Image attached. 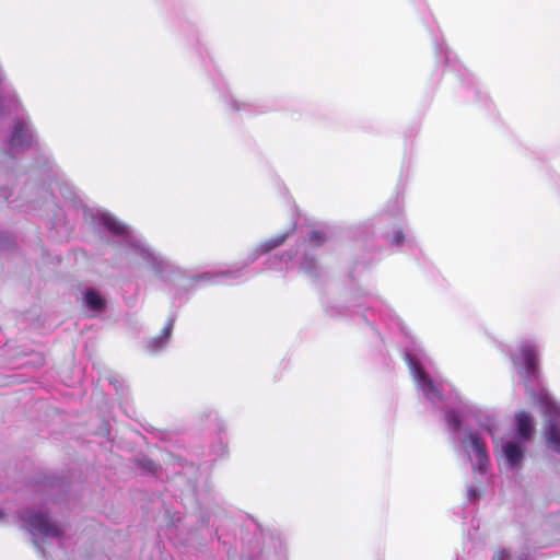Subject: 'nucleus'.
I'll list each match as a JSON object with an SVG mask.
<instances>
[{"label": "nucleus", "instance_id": "1", "mask_svg": "<svg viewBox=\"0 0 560 560\" xmlns=\"http://www.w3.org/2000/svg\"><path fill=\"white\" fill-rule=\"evenodd\" d=\"M475 418L471 407L463 401L447 410L445 415L455 450L468 458L475 471L485 474L489 465V455L483 439L472 427Z\"/></svg>", "mask_w": 560, "mask_h": 560}, {"label": "nucleus", "instance_id": "2", "mask_svg": "<svg viewBox=\"0 0 560 560\" xmlns=\"http://www.w3.org/2000/svg\"><path fill=\"white\" fill-rule=\"evenodd\" d=\"M517 432L506 439H498V424L488 420L481 427L492 438L494 452L500 455L506 465L517 468L524 458L526 444L534 434V419L527 412H520L515 416Z\"/></svg>", "mask_w": 560, "mask_h": 560}, {"label": "nucleus", "instance_id": "3", "mask_svg": "<svg viewBox=\"0 0 560 560\" xmlns=\"http://www.w3.org/2000/svg\"><path fill=\"white\" fill-rule=\"evenodd\" d=\"M93 218L96 223L105 226L113 235L118 236L120 242L129 245L135 253L139 254L144 261L156 268L159 271H163L164 267H168V262L165 259L155 254L148 247L144 242L130 231L125 224L116 220L109 212L97 210Z\"/></svg>", "mask_w": 560, "mask_h": 560}, {"label": "nucleus", "instance_id": "4", "mask_svg": "<svg viewBox=\"0 0 560 560\" xmlns=\"http://www.w3.org/2000/svg\"><path fill=\"white\" fill-rule=\"evenodd\" d=\"M406 359L419 388L433 405H439L442 401L441 392H445V385L438 378L432 380L427 373L425 370L431 368L429 357L422 350H416L415 353L407 352Z\"/></svg>", "mask_w": 560, "mask_h": 560}, {"label": "nucleus", "instance_id": "5", "mask_svg": "<svg viewBox=\"0 0 560 560\" xmlns=\"http://www.w3.org/2000/svg\"><path fill=\"white\" fill-rule=\"evenodd\" d=\"M21 520L33 536L34 542L38 540H49L59 537L62 534V527L52 522L46 511L43 509H30L23 512Z\"/></svg>", "mask_w": 560, "mask_h": 560}, {"label": "nucleus", "instance_id": "6", "mask_svg": "<svg viewBox=\"0 0 560 560\" xmlns=\"http://www.w3.org/2000/svg\"><path fill=\"white\" fill-rule=\"evenodd\" d=\"M538 401L546 418L545 436L547 446L560 453V405L547 393H542Z\"/></svg>", "mask_w": 560, "mask_h": 560}, {"label": "nucleus", "instance_id": "7", "mask_svg": "<svg viewBox=\"0 0 560 560\" xmlns=\"http://www.w3.org/2000/svg\"><path fill=\"white\" fill-rule=\"evenodd\" d=\"M512 361L521 375H536L537 350L533 343L528 341L521 343L517 352L512 354Z\"/></svg>", "mask_w": 560, "mask_h": 560}, {"label": "nucleus", "instance_id": "8", "mask_svg": "<svg viewBox=\"0 0 560 560\" xmlns=\"http://www.w3.org/2000/svg\"><path fill=\"white\" fill-rule=\"evenodd\" d=\"M33 141L31 126L27 121L21 120L14 125L11 138L9 140V149L14 152L20 149L30 147Z\"/></svg>", "mask_w": 560, "mask_h": 560}, {"label": "nucleus", "instance_id": "9", "mask_svg": "<svg viewBox=\"0 0 560 560\" xmlns=\"http://www.w3.org/2000/svg\"><path fill=\"white\" fill-rule=\"evenodd\" d=\"M83 300L84 305L94 313H101L106 307L105 299L94 289H86Z\"/></svg>", "mask_w": 560, "mask_h": 560}, {"label": "nucleus", "instance_id": "10", "mask_svg": "<svg viewBox=\"0 0 560 560\" xmlns=\"http://www.w3.org/2000/svg\"><path fill=\"white\" fill-rule=\"evenodd\" d=\"M288 235H289L288 233H283V234L277 235V236L261 243L250 254V261L256 260L260 255L266 254V253L272 250L273 248L282 245L285 242Z\"/></svg>", "mask_w": 560, "mask_h": 560}, {"label": "nucleus", "instance_id": "11", "mask_svg": "<svg viewBox=\"0 0 560 560\" xmlns=\"http://www.w3.org/2000/svg\"><path fill=\"white\" fill-rule=\"evenodd\" d=\"M173 326H174V319L171 318V319H168L167 324L165 325L162 335L156 338H153L152 340H150L148 342V348L150 351L158 352L166 345V342L171 336Z\"/></svg>", "mask_w": 560, "mask_h": 560}, {"label": "nucleus", "instance_id": "12", "mask_svg": "<svg viewBox=\"0 0 560 560\" xmlns=\"http://www.w3.org/2000/svg\"><path fill=\"white\" fill-rule=\"evenodd\" d=\"M236 277V273L235 272H232V271H223V272H220V273H215V275H212V273H203L201 276H198L196 278V280H206V279H212V278H226V279H231V278H235Z\"/></svg>", "mask_w": 560, "mask_h": 560}, {"label": "nucleus", "instance_id": "13", "mask_svg": "<svg viewBox=\"0 0 560 560\" xmlns=\"http://www.w3.org/2000/svg\"><path fill=\"white\" fill-rule=\"evenodd\" d=\"M325 234L320 231H313L310 233L308 242L312 246H318L325 242Z\"/></svg>", "mask_w": 560, "mask_h": 560}, {"label": "nucleus", "instance_id": "14", "mask_svg": "<svg viewBox=\"0 0 560 560\" xmlns=\"http://www.w3.org/2000/svg\"><path fill=\"white\" fill-rule=\"evenodd\" d=\"M315 260L313 258H308L307 256H305L303 258V261L301 262V268L310 273V275H313L314 270H315Z\"/></svg>", "mask_w": 560, "mask_h": 560}, {"label": "nucleus", "instance_id": "15", "mask_svg": "<svg viewBox=\"0 0 560 560\" xmlns=\"http://www.w3.org/2000/svg\"><path fill=\"white\" fill-rule=\"evenodd\" d=\"M492 560H512L510 552L505 549H501L494 553Z\"/></svg>", "mask_w": 560, "mask_h": 560}, {"label": "nucleus", "instance_id": "16", "mask_svg": "<svg viewBox=\"0 0 560 560\" xmlns=\"http://www.w3.org/2000/svg\"><path fill=\"white\" fill-rule=\"evenodd\" d=\"M402 240H404V235H402V233L400 231H395L393 233V236H392V243L393 244H397L398 245V244L402 243Z\"/></svg>", "mask_w": 560, "mask_h": 560}, {"label": "nucleus", "instance_id": "17", "mask_svg": "<svg viewBox=\"0 0 560 560\" xmlns=\"http://www.w3.org/2000/svg\"><path fill=\"white\" fill-rule=\"evenodd\" d=\"M467 497H468V500H470V501L477 500L478 497H479L478 490L476 488H472V487L468 488Z\"/></svg>", "mask_w": 560, "mask_h": 560}, {"label": "nucleus", "instance_id": "18", "mask_svg": "<svg viewBox=\"0 0 560 560\" xmlns=\"http://www.w3.org/2000/svg\"><path fill=\"white\" fill-rule=\"evenodd\" d=\"M282 258H284V256ZM289 260H291V256L290 255H285V262H288Z\"/></svg>", "mask_w": 560, "mask_h": 560}, {"label": "nucleus", "instance_id": "19", "mask_svg": "<svg viewBox=\"0 0 560 560\" xmlns=\"http://www.w3.org/2000/svg\"><path fill=\"white\" fill-rule=\"evenodd\" d=\"M3 516V512L0 510V518Z\"/></svg>", "mask_w": 560, "mask_h": 560}]
</instances>
